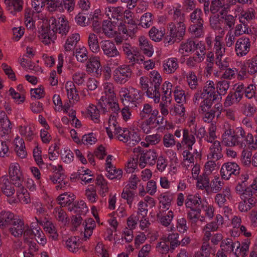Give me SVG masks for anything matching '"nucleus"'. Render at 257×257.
<instances>
[{
    "instance_id": "37998d69",
    "label": "nucleus",
    "mask_w": 257,
    "mask_h": 257,
    "mask_svg": "<svg viewBox=\"0 0 257 257\" xmlns=\"http://www.w3.org/2000/svg\"><path fill=\"white\" fill-rule=\"evenodd\" d=\"M80 245L79 239L76 236H71L66 241V247L70 251L74 253L78 251Z\"/></svg>"
},
{
    "instance_id": "49530a36",
    "label": "nucleus",
    "mask_w": 257,
    "mask_h": 257,
    "mask_svg": "<svg viewBox=\"0 0 257 257\" xmlns=\"http://www.w3.org/2000/svg\"><path fill=\"white\" fill-rule=\"evenodd\" d=\"M69 209L70 211H73L75 213L81 214H85L88 211L86 204L83 200L75 202L72 207H69Z\"/></svg>"
},
{
    "instance_id": "412c9836",
    "label": "nucleus",
    "mask_w": 257,
    "mask_h": 257,
    "mask_svg": "<svg viewBox=\"0 0 257 257\" xmlns=\"http://www.w3.org/2000/svg\"><path fill=\"white\" fill-rule=\"evenodd\" d=\"M12 226L10 228L11 234L15 237H20L23 234L26 229L24 221L19 217H16L12 223Z\"/></svg>"
},
{
    "instance_id": "864d4df0",
    "label": "nucleus",
    "mask_w": 257,
    "mask_h": 257,
    "mask_svg": "<svg viewBox=\"0 0 257 257\" xmlns=\"http://www.w3.org/2000/svg\"><path fill=\"white\" fill-rule=\"evenodd\" d=\"M106 177L110 180H120L122 176V171L121 169H117L114 166L110 167L106 169Z\"/></svg>"
},
{
    "instance_id": "338daca9",
    "label": "nucleus",
    "mask_w": 257,
    "mask_h": 257,
    "mask_svg": "<svg viewBox=\"0 0 257 257\" xmlns=\"http://www.w3.org/2000/svg\"><path fill=\"white\" fill-rule=\"evenodd\" d=\"M230 82L226 80L218 81L216 84L215 88L216 93L219 94L220 97L226 94L229 87Z\"/></svg>"
},
{
    "instance_id": "7c9ffc66",
    "label": "nucleus",
    "mask_w": 257,
    "mask_h": 257,
    "mask_svg": "<svg viewBox=\"0 0 257 257\" xmlns=\"http://www.w3.org/2000/svg\"><path fill=\"white\" fill-rule=\"evenodd\" d=\"M15 145V151L17 155L21 158H24L26 157L27 153L26 151L25 144L22 138L17 136L14 141Z\"/></svg>"
},
{
    "instance_id": "2eb2a0df",
    "label": "nucleus",
    "mask_w": 257,
    "mask_h": 257,
    "mask_svg": "<svg viewBox=\"0 0 257 257\" xmlns=\"http://www.w3.org/2000/svg\"><path fill=\"white\" fill-rule=\"evenodd\" d=\"M224 222L223 217L220 214H217L215 220L207 223L203 228L204 239L209 240L211 234V232L216 231L219 227L222 225Z\"/></svg>"
},
{
    "instance_id": "ddd939ff",
    "label": "nucleus",
    "mask_w": 257,
    "mask_h": 257,
    "mask_svg": "<svg viewBox=\"0 0 257 257\" xmlns=\"http://www.w3.org/2000/svg\"><path fill=\"white\" fill-rule=\"evenodd\" d=\"M251 47L250 39L242 36L238 38L235 44V52L237 56L242 57L246 56L249 52Z\"/></svg>"
},
{
    "instance_id": "c756f323",
    "label": "nucleus",
    "mask_w": 257,
    "mask_h": 257,
    "mask_svg": "<svg viewBox=\"0 0 257 257\" xmlns=\"http://www.w3.org/2000/svg\"><path fill=\"white\" fill-rule=\"evenodd\" d=\"M195 50V42L188 39L180 44L178 52L183 55H188L189 54L193 53Z\"/></svg>"
},
{
    "instance_id": "0e129e2a",
    "label": "nucleus",
    "mask_w": 257,
    "mask_h": 257,
    "mask_svg": "<svg viewBox=\"0 0 257 257\" xmlns=\"http://www.w3.org/2000/svg\"><path fill=\"white\" fill-rule=\"evenodd\" d=\"M135 191L130 189L128 187H124L121 193V198L126 200L127 203L130 207L135 197Z\"/></svg>"
},
{
    "instance_id": "f257e3e1",
    "label": "nucleus",
    "mask_w": 257,
    "mask_h": 257,
    "mask_svg": "<svg viewBox=\"0 0 257 257\" xmlns=\"http://www.w3.org/2000/svg\"><path fill=\"white\" fill-rule=\"evenodd\" d=\"M222 131L221 142L225 146H237L240 148H244L246 147L244 142L245 132L242 127H237L235 133L231 124L225 121L223 124Z\"/></svg>"
},
{
    "instance_id": "0eeeda50",
    "label": "nucleus",
    "mask_w": 257,
    "mask_h": 257,
    "mask_svg": "<svg viewBox=\"0 0 257 257\" xmlns=\"http://www.w3.org/2000/svg\"><path fill=\"white\" fill-rule=\"evenodd\" d=\"M169 35L165 38V43L173 44L176 41H181L186 32V26L183 23H170L168 26Z\"/></svg>"
},
{
    "instance_id": "e2e57ef3",
    "label": "nucleus",
    "mask_w": 257,
    "mask_h": 257,
    "mask_svg": "<svg viewBox=\"0 0 257 257\" xmlns=\"http://www.w3.org/2000/svg\"><path fill=\"white\" fill-rule=\"evenodd\" d=\"M96 227L95 221L93 219L89 218L85 220L84 228V237L89 238L92 234L93 230Z\"/></svg>"
},
{
    "instance_id": "774afa93",
    "label": "nucleus",
    "mask_w": 257,
    "mask_h": 257,
    "mask_svg": "<svg viewBox=\"0 0 257 257\" xmlns=\"http://www.w3.org/2000/svg\"><path fill=\"white\" fill-rule=\"evenodd\" d=\"M54 215L56 219L63 223H66L68 221V217L65 211L61 207L55 208L53 211Z\"/></svg>"
},
{
    "instance_id": "393cba45",
    "label": "nucleus",
    "mask_w": 257,
    "mask_h": 257,
    "mask_svg": "<svg viewBox=\"0 0 257 257\" xmlns=\"http://www.w3.org/2000/svg\"><path fill=\"white\" fill-rule=\"evenodd\" d=\"M211 143L212 144L209 147L207 158L214 159L216 161L220 160L223 157L222 148L220 142L215 141Z\"/></svg>"
},
{
    "instance_id": "3c124183",
    "label": "nucleus",
    "mask_w": 257,
    "mask_h": 257,
    "mask_svg": "<svg viewBox=\"0 0 257 257\" xmlns=\"http://www.w3.org/2000/svg\"><path fill=\"white\" fill-rule=\"evenodd\" d=\"M216 126L215 123H211L209 125V127L207 130V133H205V135L203 138L207 143H212L215 142V139L217 138L216 135Z\"/></svg>"
},
{
    "instance_id": "4d7b16f0",
    "label": "nucleus",
    "mask_w": 257,
    "mask_h": 257,
    "mask_svg": "<svg viewBox=\"0 0 257 257\" xmlns=\"http://www.w3.org/2000/svg\"><path fill=\"white\" fill-rule=\"evenodd\" d=\"M222 179H223L222 177L220 178L219 176H215L211 180L209 184V187L213 192L217 193L221 190L224 185Z\"/></svg>"
},
{
    "instance_id": "79ce46f5",
    "label": "nucleus",
    "mask_w": 257,
    "mask_h": 257,
    "mask_svg": "<svg viewBox=\"0 0 257 257\" xmlns=\"http://www.w3.org/2000/svg\"><path fill=\"white\" fill-rule=\"evenodd\" d=\"M203 242L200 249L195 253V257H209L211 253V247L209 244V240L202 238Z\"/></svg>"
},
{
    "instance_id": "603ef678",
    "label": "nucleus",
    "mask_w": 257,
    "mask_h": 257,
    "mask_svg": "<svg viewBox=\"0 0 257 257\" xmlns=\"http://www.w3.org/2000/svg\"><path fill=\"white\" fill-rule=\"evenodd\" d=\"M203 23L200 22L199 23L193 24L189 28V33L195 37H200L204 35Z\"/></svg>"
},
{
    "instance_id": "a18cd8bd",
    "label": "nucleus",
    "mask_w": 257,
    "mask_h": 257,
    "mask_svg": "<svg viewBox=\"0 0 257 257\" xmlns=\"http://www.w3.org/2000/svg\"><path fill=\"white\" fill-rule=\"evenodd\" d=\"M242 95L237 92L229 93L224 102L225 107H229L233 104L238 103L242 99Z\"/></svg>"
},
{
    "instance_id": "4468645a",
    "label": "nucleus",
    "mask_w": 257,
    "mask_h": 257,
    "mask_svg": "<svg viewBox=\"0 0 257 257\" xmlns=\"http://www.w3.org/2000/svg\"><path fill=\"white\" fill-rule=\"evenodd\" d=\"M139 158V165L142 168L146 167L147 165H154L157 159V154L155 150H150L145 152L138 153Z\"/></svg>"
},
{
    "instance_id": "680f3d73",
    "label": "nucleus",
    "mask_w": 257,
    "mask_h": 257,
    "mask_svg": "<svg viewBox=\"0 0 257 257\" xmlns=\"http://www.w3.org/2000/svg\"><path fill=\"white\" fill-rule=\"evenodd\" d=\"M159 200L160 207L163 211H166L170 207L172 197L168 194H163L160 196Z\"/></svg>"
},
{
    "instance_id": "423d86ee",
    "label": "nucleus",
    "mask_w": 257,
    "mask_h": 257,
    "mask_svg": "<svg viewBox=\"0 0 257 257\" xmlns=\"http://www.w3.org/2000/svg\"><path fill=\"white\" fill-rule=\"evenodd\" d=\"M119 95L123 105L132 109L137 107L142 97L141 91L132 87L121 88Z\"/></svg>"
},
{
    "instance_id": "e433bc0d",
    "label": "nucleus",
    "mask_w": 257,
    "mask_h": 257,
    "mask_svg": "<svg viewBox=\"0 0 257 257\" xmlns=\"http://www.w3.org/2000/svg\"><path fill=\"white\" fill-rule=\"evenodd\" d=\"M210 25L212 29L218 32V35L223 36L224 35V29L222 25L221 18L218 15H214L210 17Z\"/></svg>"
},
{
    "instance_id": "9d476101",
    "label": "nucleus",
    "mask_w": 257,
    "mask_h": 257,
    "mask_svg": "<svg viewBox=\"0 0 257 257\" xmlns=\"http://www.w3.org/2000/svg\"><path fill=\"white\" fill-rule=\"evenodd\" d=\"M122 50L129 62L132 64H141L143 61L144 56L141 55L138 49L128 43L123 44Z\"/></svg>"
},
{
    "instance_id": "de8ad7c7",
    "label": "nucleus",
    "mask_w": 257,
    "mask_h": 257,
    "mask_svg": "<svg viewBox=\"0 0 257 257\" xmlns=\"http://www.w3.org/2000/svg\"><path fill=\"white\" fill-rule=\"evenodd\" d=\"M255 17V11L252 8H249L245 11L241 13L239 17V22L242 24L247 23L251 20L254 19Z\"/></svg>"
},
{
    "instance_id": "13d9d810",
    "label": "nucleus",
    "mask_w": 257,
    "mask_h": 257,
    "mask_svg": "<svg viewBox=\"0 0 257 257\" xmlns=\"http://www.w3.org/2000/svg\"><path fill=\"white\" fill-rule=\"evenodd\" d=\"M196 179V186L198 189L207 190L209 188L210 181L207 175L204 173Z\"/></svg>"
},
{
    "instance_id": "20e7f679",
    "label": "nucleus",
    "mask_w": 257,
    "mask_h": 257,
    "mask_svg": "<svg viewBox=\"0 0 257 257\" xmlns=\"http://www.w3.org/2000/svg\"><path fill=\"white\" fill-rule=\"evenodd\" d=\"M206 131L203 126L199 127L198 131H192L183 128L182 130V138L181 142L176 143L177 151H182L184 149L192 150L193 146L196 143V138L201 140L205 135Z\"/></svg>"
},
{
    "instance_id": "bf43d9fd",
    "label": "nucleus",
    "mask_w": 257,
    "mask_h": 257,
    "mask_svg": "<svg viewBox=\"0 0 257 257\" xmlns=\"http://www.w3.org/2000/svg\"><path fill=\"white\" fill-rule=\"evenodd\" d=\"M44 229L49 234L50 238L53 240H58L59 234L57 228L54 224L47 222L45 225Z\"/></svg>"
},
{
    "instance_id": "9b49d317",
    "label": "nucleus",
    "mask_w": 257,
    "mask_h": 257,
    "mask_svg": "<svg viewBox=\"0 0 257 257\" xmlns=\"http://www.w3.org/2000/svg\"><path fill=\"white\" fill-rule=\"evenodd\" d=\"M9 175L15 186H21L24 181V176L18 163L15 162L10 164L9 168Z\"/></svg>"
},
{
    "instance_id": "6e6552de",
    "label": "nucleus",
    "mask_w": 257,
    "mask_h": 257,
    "mask_svg": "<svg viewBox=\"0 0 257 257\" xmlns=\"http://www.w3.org/2000/svg\"><path fill=\"white\" fill-rule=\"evenodd\" d=\"M172 87V83L168 81H165L162 87L163 95L162 96V101L160 102L159 104V107L160 112L163 116L167 115L169 113L168 107L171 102L170 97Z\"/></svg>"
},
{
    "instance_id": "c85d7f7f",
    "label": "nucleus",
    "mask_w": 257,
    "mask_h": 257,
    "mask_svg": "<svg viewBox=\"0 0 257 257\" xmlns=\"http://www.w3.org/2000/svg\"><path fill=\"white\" fill-rule=\"evenodd\" d=\"M163 70L166 74L174 73L178 68L177 59L171 57L164 60L163 62Z\"/></svg>"
},
{
    "instance_id": "a19ab883",
    "label": "nucleus",
    "mask_w": 257,
    "mask_h": 257,
    "mask_svg": "<svg viewBox=\"0 0 257 257\" xmlns=\"http://www.w3.org/2000/svg\"><path fill=\"white\" fill-rule=\"evenodd\" d=\"M80 39L79 34L78 33H74L69 36L64 45L65 51H71L73 50Z\"/></svg>"
},
{
    "instance_id": "a878e982",
    "label": "nucleus",
    "mask_w": 257,
    "mask_h": 257,
    "mask_svg": "<svg viewBox=\"0 0 257 257\" xmlns=\"http://www.w3.org/2000/svg\"><path fill=\"white\" fill-rule=\"evenodd\" d=\"M15 186L11 182L8 176H3L0 178V188L3 193L7 196H11L15 192Z\"/></svg>"
},
{
    "instance_id": "ea45409f",
    "label": "nucleus",
    "mask_w": 257,
    "mask_h": 257,
    "mask_svg": "<svg viewBox=\"0 0 257 257\" xmlns=\"http://www.w3.org/2000/svg\"><path fill=\"white\" fill-rule=\"evenodd\" d=\"M157 218L161 225L165 227H168L174 218V213L171 210L164 214H162L160 212L157 213Z\"/></svg>"
},
{
    "instance_id": "052dcab7",
    "label": "nucleus",
    "mask_w": 257,
    "mask_h": 257,
    "mask_svg": "<svg viewBox=\"0 0 257 257\" xmlns=\"http://www.w3.org/2000/svg\"><path fill=\"white\" fill-rule=\"evenodd\" d=\"M235 191L239 194L241 199H244L247 198L250 194L249 187H246L245 183L242 182L238 183L235 187Z\"/></svg>"
},
{
    "instance_id": "09e8293b",
    "label": "nucleus",
    "mask_w": 257,
    "mask_h": 257,
    "mask_svg": "<svg viewBox=\"0 0 257 257\" xmlns=\"http://www.w3.org/2000/svg\"><path fill=\"white\" fill-rule=\"evenodd\" d=\"M88 44L90 50L94 53H97L100 51V48L99 46L97 36L93 34L90 33L88 38Z\"/></svg>"
},
{
    "instance_id": "72a5a7b5",
    "label": "nucleus",
    "mask_w": 257,
    "mask_h": 257,
    "mask_svg": "<svg viewBox=\"0 0 257 257\" xmlns=\"http://www.w3.org/2000/svg\"><path fill=\"white\" fill-rule=\"evenodd\" d=\"M15 217L14 214L10 211H2L0 213V228L8 227L12 224Z\"/></svg>"
},
{
    "instance_id": "58836bf2",
    "label": "nucleus",
    "mask_w": 257,
    "mask_h": 257,
    "mask_svg": "<svg viewBox=\"0 0 257 257\" xmlns=\"http://www.w3.org/2000/svg\"><path fill=\"white\" fill-rule=\"evenodd\" d=\"M8 10L12 13L19 12L23 10L24 2L23 0H5Z\"/></svg>"
},
{
    "instance_id": "aec40b11",
    "label": "nucleus",
    "mask_w": 257,
    "mask_h": 257,
    "mask_svg": "<svg viewBox=\"0 0 257 257\" xmlns=\"http://www.w3.org/2000/svg\"><path fill=\"white\" fill-rule=\"evenodd\" d=\"M100 48L104 55L108 57L119 55V51L114 42L110 40H103L100 42Z\"/></svg>"
},
{
    "instance_id": "69168bd1",
    "label": "nucleus",
    "mask_w": 257,
    "mask_h": 257,
    "mask_svg": "<svg viewBox=\"0 0 257 257\" xmlns=\"http://www.w3.org/2000/svg\"><path fill=\"white\" fill-rule=\"evenodd\" d=\"M172 19L175 23H183L185 21L184 14L179 8H173L171 10Z\"/></svg>"
},
{
    "instance_id": "dca6fc26",
    "label": "nucleus",
    "mask_w": 257,
    "mask_h": 257,
    "mask_svg": "<svg viewBox=\"0 0 257 257\" xmlns=\"http://www.w3.org/2000/svg\"><path fill=\"white\" fill-rule=\"evenodd\" d=\"M240 168L234 162L224 163L220 169V175L224 180H229L232 175H237L239 174Z\"/></svg>"
},
{
    "instance_id": "7ed1b4c3",
    "label": "nucleus",
    "mask_w": 257,
    "mask_h": 257,
    "mask_svg": "<svg viewBox=\"0 0 257 257\" xmlns=\"http://www.w3.org/2000/svg\"><path fill=\"white\" fill-rule=\"evenodd\" d=\"M103 92L100 99V110L102 113L109 115L111 114H118L120 107L115 99L114 86L111 82H105L103 84Z\"/></svg>"
},
{
    "instance_id": "bb28decb",
    "label": "nucleus",
    "mask_w": 257,
    "mask_h": 257,
    "mask_svg": "<svg viewBox=\"0 0 257 257\" xmlns=\"http://www.w3.org/2000/svg\"><path fill=\"white\" fill-rule=\"evenodd\" d=\"M39 37L43 44L48 45L56 39V33L53 29L43 28L40 32Z\"/></svg>"
},
{
    "instance_id": "a211bd4d",
    "label": "nucleus",
    "mask_w": 257,
    "mask_h": 257,
    "mask_svg": "<svg viewBox=\"0 0 257 257\" xmlns=\"http://www.w3.org/2000/svg\"><path fill=\"white\" fill-rule=\"evenodd\" d=\"M86 67L88 73L93 74L94 76L97 77L100 76L101 73L100 57L91 56L88 59Z\"/></svg>"
},
{
    "instance_id": "f8f14e48",
    "label": "nucleus",
    "mask_w": 257,
    "mask_h": 257,
    "mask_svg": "<svg viewBox=\"0 0 257 257\" xmlns=\"http://www.w3.org/2000/svg\"><path fill=\"white\" fill-rule=\"evenodd\" d=\"M132 73V71L129 65H122L114 71V79L116 82L124 84L131 78Z\"/></svg>"
},
{
    "instance_id": "f03ea898",
    "label": "nucleus",
    "mask_w": 257,
    "mask_h": 257,
    "mask_svg": "<svg viewBox=\"0 0 257 257\" xmlns=\"http://www.w3.org/2000/svg\"><path fill=\"white\" fill-rule=\"evenodd\" d=\"M161 82V75L157 71L154 70L151 72L150 79L142 76L140 78L139 83L141 88L146 90V95L153 99L155 103H158L160 101Z\"/></svg>"
},
{
    "instance_id": "473e14b6",
    "label": "nucleus",
    "mask_w": 257,
    "mask_h": 257,
    "mask_svg": "<svg viewBox=\"0 0 257 257\" xmlns=\"http://www.w3.org/2000/svg\"><path fill=\"white\" fill-rule=\"evenodd\" d=\"M139 45L144 54L149 57L154 53L153 46L149 44L148 40L144 36L140 37L139 39Z\"/></svg>"
},
{
    "instance_id": "c03bdc74",
    "label": "nucleus",
    "mask_w": 257,
    "mask_h": 257,
    "mask_svg": "<svg viewBox=\"0 0 257 257\" xmlns=\"http://www.w3.org/2000/svg\"><path fill=\"white\" fill-rule=\"evenodd\" d=\"M0 124L4 134L11 132V123L4 111H0Z\"/></svg>"
},
{
    "instance_id": "5fc2aeb1",
    "label": "nucleus",
    "mask_w": 257,
    "mask_h": 257,
    "mask_svg": "<svg viewBox=\"0 0 257 257\" xmlns=\"http://www.w3.org/2000/svg\"><path fill=\"white\" fill-rule=\"evenodd\" d=\"M245 70L249 74H252L257 71V56L246 60L244 63Z\"/></svg>"
},
{
    "instance_id": "2f4dec72",
    "label": "nucleus",
    "mask_w": 257,
    "mask_h": 257,
    "mask_svg": "<svg viewBox=\"0 0 257 257\" xmlns=\"http://www.w3.org/2000/svg\"><path fill=\"white\" fill-rule=\"evenodd\" d=\"M240 246V243L238 241H233L232 239L227 238L223 240L221 243L220 247L226 252H233L235 254V251L238 249Z\"/></svg>"
},
{
    "instance_id": "b1692460",
    "label": "nucleus",
    "mask_w": 257,
    "mask_h": 257,
    "mask_svg": "<svg viewBox=\"0 0 257 257\" xmlns=\"http://www.w3.org/2000/svg\"><path fill=\"white\" fill-rule=\"evenodd\" d=\"M214 83L212 81H207L203 87L202 92L206 97L212 98L213 100H217V101L221 100L222 97L216 93Z\"/></svg>"
},
{
    "instance_id": "4c0bfd02",
    "label": "nucleus",
    "mask_w": 257,
    "mask_h": 257,
    "mask_svg": "<svg viewBox=\"0 0 257 257\" xmlns=\"http://www.w3.org/2000/svg\"><path fill=\"white\" fill-rule=\"evenodd\" d=\"M17 197L19 202L24 204H28L31 202V198L28 190L23 186V183L21 186L17 187Z\"/></svg>"
},
{
    "instance_id": "f704fd0d",
    "label": "nucleus",
    "mask_w": 257,
    "mask_h": 257,
    "mask_svg": "<svg viewBox=\"0 0 257 257\" xmlns=\"http://www.w3.org/2000/svg\"><path fill=\"white\" fill-rule=\"evenodd\" d=\"M65 88L69 99L73 100L77 102L79 100V96L73 82L67 81L65 84Z\"/></svg>"
},
{
    "instance_id": "39448f33",
    "label": "nucleus",
    "mask_w": 257,
    "mask_h": 257,
    "mask_svg": "<svg viewBox=\"0 0 257 257\" xmlns=\"http://www.w3.org/2000/svg\"><path fill=\"white\" fill-rule=\"evenodd\" d=\"M109 116L108 126L106 127V133L109 138L112 139L115 137L118 140L123 143L127 142L130 130L126 128H122L119 126L116 121L118 114H116V115L111 114Z\"/></svg>"
},
{
    "instance_id": "5701e85b",
    "label": "nucleus",
    "mask_w": 257,
    "mask_h": 257,
    "mask_svg": "<svg viewBox=\"0 0 257 257\" xmlns=\"http://www.w3.org/2000/svg\"><path fill=\"white\" fill-rule=\"evenodd\" d=\"M123 8L122 7H108L105 8L104 15L109 20H113V22L118 21L122 18Z\"/></svg>"
},
{
    "instance_id": "6ab92c4d",
    "label": "nucleus",
    "mask_w": 257,
    "mask_h": 257,
    "mask_svg": "<svg viewBox=\"0 0 257 257\" xmlns=\"http://www.w3.org/2000/svg\"><path fill=\"white\" fill-rule=\"evenodd\" d=\"M201 198L198 194L188 195L185 201L186 207L193 211H201Z\"/></svg>"
},
{
    "instance_id": "8fccbe9b",
    "label": "nucleus",
    "mask_w": 257,
    "mask_h": 257,
    "mask_svg": "<svg viewBox=\"0 0 257 257\" xmlns=\"http://www.w3.org/2000/svg\"><path fill=\"white\" fill-rule=\"evenodd\" d=\"M75 199V195L72 193H65L59 195L57 198L58 204L61 206L70 205Z\"/></svg>"
},
{
    "instance_id": "6e6d98bb",
    "label": "nucleus",
    "mask_w": 257,
    "mask_h": 257,
    "mask_svg": "<svg viewBox=\"0 0 257 257\" xmlns=\"http://www.w3.org/2000/svg\"><path fill=\"white\" fill-rule=\"evenodd\" d=\"M88 52L86 47H79L76 49L75 56L77 60L81 63H84L88 59Z\"/></svg>"
},
{
    "instance_id": "cd10ccee",
    "label": "nucleus",
    "mask_w": 257,
    "mask_h": 257,
    "mask_svg": "<svg viewBox=\"0 0 257 257\" xmlns=\"http://www.w3.org/2000/svg\"><path fill=\"white\" fill-rule=\"evenodd\" d=\"M19 131L20 134L28 141H32L36 136L35 128L32 125H21Z\"/></svg>"
},
{
    "instance_id": "f3484780",
    "label": "nucleus",
    "mask_w": 257,
    "mask_h": 257,
    "mask_svg": "<svg viewBox=\"0 0 257 257\" xmlns=\"http://www.w3.org/2000/svg\"><path fill=\"white\" fill-rule=\"evenodd\" d=\"M52 25H54L52 29H55V31L62 36L66 35L70 30L68 21L64 16H61L57 19L53 20Z\"/></svg>"
},
{
    "instance_id": "4be33fe9",
    "label": "nucleus",
    "mask_w": 257,
    "mask_h": 257,
    "mask_svg": "<svg viewBox=\"0 0 257 257\" xmlns=\"http://www.w3.org/2000/svg\"><path fill=\"white\" fill-rule=\"evenodd\" d=\"M225 11L224 10H222L219 12L222 25H223V28L224 29V32L227 29L232 31L235 24L236 18L232 15L226 14Z\"/></svg>"
},
{
    "instance_id": "1a4fd4ad",
    "label": "nucleus",
    "mask_w": 257,
    "mask_h": 257,
    "mask_svg": "<svg viewBox=\"0 0 257 257\" xmlns=\"http://www.w3.org/2000/svg\"><path fill=\"white\" fill-rule=\"evenodd\" d=\"M223 36L216 35L214 39L213 47L212 52H209L207 54V59L211 62L214 58L224 56L225 54V47L222 42V39Z\"/></svg>"
},
{
    "instance_id": "c9c22d12",
    "label": "nucleus",
    "mask_w": 257,
    "mask_h": 257,
    "mask_svg": "<svg viewBox=\"0 0 257 257\" xmlns=\"http://www.w3.org/2000/svg\"><path fill=\"white\" fill-rule=\"evenodd\" d=\"M210 25L212 29L218 32V35L223 36L224 35V29L222 25L221 18L218 15H214L210 17Z\"/></svg>"
}]
</instances>
